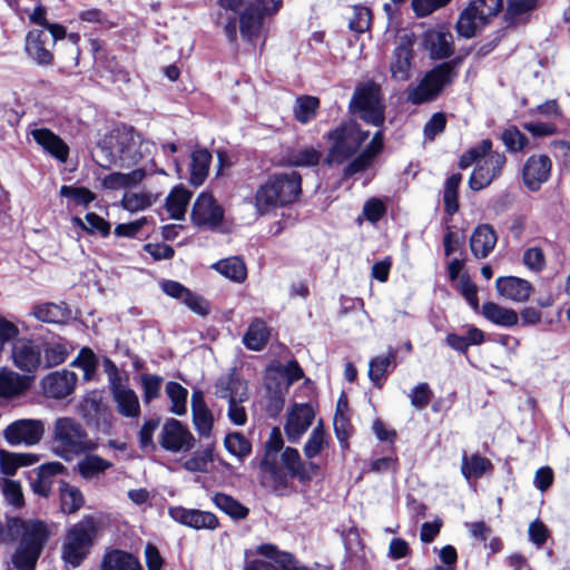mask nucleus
Returning <instances> with one entry per match:
<instances>
[{
  "instance_id": "1",
  "label": "nucleus",
  "mask_w": 570,
  "mask_h": 570,
  "mask_svg": "<svg viewBox=\"0 0 570 570\" xmlns=\"http://www.w3.org/2000/svg\"><path fill=\"white\" fill-rule=\"evenodd\" d=\"M19 537V546L11 558L12 564L17 570H35L49 538L47 524L39 520L20 518L9 519L6 529L0 523V542L14 541Z\"/></svg>"
},
{
  "instance_id": "2",
  "label": "nucleus",
  "mask_w": 570,
  "mask_h": 570,
  "mask_svg": "<svg viewBox=\"0 0 570 570\" xmlns=\"http://www.w3.org/2000/svg\"><path fill=\"white\" fill-rule=\"evenodd\" d=\"M476 163L469 185L472 190H481L502 175L507 157L503 153L492 151V141L483 139L466 150L459 160V166L465 169Z\"/></svg>"
},
{
  "instance_id": "3",
  "label": "nucleus",
  "mask_w": 570,
  "mask_h": 570,
  "mask_svg": "<svg viewBox=\"0 0 570 570\" xmlns=\"http://www.w3.org/2000/svg\"><path fill=\"white\" fill-rule=\"evenodd\" d=\"M302 193V177L296 171L275 174L255 193L254 205L259 215L295 203Z\"/></svg>"
},
{
  "instance_id": "4",
  "label": "nucleus",
  "mask_w": 570,
  "mask_h": 570,
  "mask_svg": "<svg viewBox=\"0 0 570 570\" xmlns=\"http://www.w3.org/2000/svg\"><path fill=\"white\" fill-rule=\"evenodd\" d=\"M222 8L236 11L238 14L239 33L243 39L253 42L259 38L265 20L276 14L283 0H218Z\"/></svg>"
},
{
  "instance_id": "5",
  "label": "nucleus",
  "mask_w": 570,
  "mask_h": 570,
  "mask_svg": "<svg viewBox=\"0 0 570 570\" xmlns=\"http://www.w3.org/2000/svg\"><path fill=\"white\" fill-rule=\"evenodd\" d=\"M109 144L116 149L109 150L101 146L97 164L102 168H109L120 160L122 164L138 163L146 153H149L151 144L145 141L135 129L127 125L117 127L110 136Z\"/></svg>"
},
{
  "instance_id": "6",
  "label": "nucleus",
  "mask_w": 570,
  "mask_h": 570,
  "mask_svg": "<svg viewBox=\"0 0 570 570\" xmlns=\"http://www.w3.org/2000/svg\"><path fill=\"white\" fill-rule=\"evenodd\" d=\"M52 444L55 453L66 461L96 449L83 425L75 417H58L53 423Z\"/></svg>"
},
{
  "instance_id": "7",
  "label": "nucleus",
  "mask_w": 570,
  "mask_h": 570,
  "mask_svg": "<svg viewBox=\"0 0 570 570\" xmlns=\"http://www.w3.org/2000/svg\"><path fill=\"white\" fill-rule=\"evenodd\" d=\"M456 76L454 61L441 62L425 72L419 82L411 83L406 88V100L416 106L431 102L453 82Z\"/></svg>"
},
{
  "instance_id": "8",
  "label": "nucleus",
  "mask_w": 570,
  "mask_h": 570,
  "mask_svg": "<svg viewBox=\"0 0 570 570\" xmlns=\"http://www.w3.org/2000/svg\"><path fill=\"white\" fill-rule=\"evenodd\" d=\"M367 137L368 131H363L355 121L342 122L325 135L332 144L325 163L328 166L344 164L358 151Z\"/></svg>"
},
{
  "instance_id": "9",
  "label": "nucleus",
  "mask_w": 570,
  "mask_h": 570,
  "mask_svg": "<svg viewBox=\"0 0 570 570\" xmlns=\"http://www.w3.org/2000/svg\"><path fill=\"white\" fill-rule=\"evenodd\" d=\"M350 110L366 124L382 126L385 120V107L380 86L373 81L357 86L350 101Z\"/></svg>"
},
{
  "instance_id": "10",
  "label": "nucleus",
  "mask_w": 570,
  "mask_h": 570,
  "mask_svg": "<svg viewBox=\"0 0 570 570\" xmlns=\"http://www.w3.org/2000/svg\"><path fill=\"white\" fill-rule=\"evenodd\" d=\"M94 517L87 515L68 532L62 546V559L66 563L78 567L89 552L96 533Z\"/></svg>"
},
{
  "instance_id": "11",
  "label": "nucleus",
  "mask_w": 570,
  "mask_h": 570,
  "mask_svg": "<svg viewBox=\"0 0 570 570\" xmlns=\"http://www.w3.org/2000/svg\"><path fill=\"white\" fill-rule=\"evenodd\" d=\"M503 8V0H474L461 12L456 31L464 38L474 37Z\"/></svg>"
},
{
  "instance_id": "12",
  "label": "nucleus",
  "mask_w": 570,
  "mask_h": 570,
  "mask_svg": "<svg viewBox=\"0 0 570 570\" xmlns=\"http://www.w3.org/2000/svg\"><path fill=\"white\" fill-rule=\"evenodd\" d=\"M45 434V423L38 419H20L10 423L3 430V438L12 446H33Z\"/></svg>"
},
{
  "instance_id": "13",
  "label": "nucleus",
  "mask_w": 570,
  "mask_h": 570,
  "mask_svg": "<svg viewBox=\"0 0 570 570\" xmlns=\"http://www.w3.org/2000/svg\"><path fill=\"white\" fill-rule=\"evenodd\" d=\"M42 348L35 341L22 337L16 340L11 346V361L13 365L24 373H33L42 367Z\"/></svg>"
},
{
  "instance_id": "14",
  "label": "nucleus",
  "mask_w": 570,
  "mask_h": 570,
  "mask_svg": "<svg viewBox=\"0 0 570 570\" xmlns=\"http://www.w3.org/2000/svg\"><path fill=\"white\" fill-rule=\"evenodd\" d=\"M195 443L193 434L175 419H169L163 425L159 444L160 446L169 452H187Z\"/></svg>"
},
{
  "instance_id": "15",
  "label": "nucleus",
  "mask_w": 570,
  "mask_h": 570,
  "mask_svg": "<svg viewBox=\"0 0 570 570\" xmlns=\"http://www.w3.org/2000/svg\"><path fill=\"white\" fill-rule=\"evenodd\" d=\"M315 419V411L309 403H294L286 417L284 426L289 442L296 443L306 433Z\"/></svg>"
},
{
  "instance_id": "16",
  "label": "nucleus",
  "mask_w": 570,
  "mask_h": 570,
  "mask_svg": "<svg viewBox=\"0 0 570 570\" xmlns=\"http://www.w3.org/2000/svg\"><path fill=\"white\" fill-rule=\"evenodd\" d=\"M224 218L223 208L216 203L214 197L208 193H202L191 210V220L195 225L206 228L218 227Z\"/></svg>"
},
{
  "instance_id": "17",
  "label": "nucleus",
  "mask_w": 570,
  "mask_h": 570,
  "mask_svg": "<svg viewBox=\"0 0 570 570\" xmlns=\"http://www.w3.org/2000/svg\"><path fill=\"white\" fill-rule=\"evenodd\" d=\"M423 48L432 60L446 59L454 52L453 36L443 26L429 29L423 36Z\"/></svg>"
},
{
  "instance_id": "18",
  "label": "nucleus",
  "mask_w": 570,
  "mask_h": 570,
  "mask_svg": "<svg viewBox=\"0 0 570 570\" xmlns=\"http://www.w3.org/2000/svg\"><path fill=\"white\" fill-rule=\"evenodd\" d=\"M53 47L50 43V36L40 29L29 30L24 39V51L27 56L40 66H49L53 62Z\"/></svg>"
},
{
  "instance_id": "19",
  "label": "nucleus",
  "mask_w": 570,
  "mask_h": 570,
  "mask_svg": "<svg viewBox=\"0 0 570 570\" xmlns=\"http://www.w3.org/2000/svg\"><path fill=\"white\" fill-rule=\"evenodd\" d=\"M77 380L76 373L71 371H56L41 380V389L47 397L61 400L73 392Z\"/></svg>"
},
{
  "instance_id": "20",
  "label": "nucleus",
  "mask_w": 570,
  "mask_h": 570,
  "mask_svg": "<svg viewBox=\"0 0 570 570\" xmlns=\"http://www.w3.org/2000/svg\"><path fill=\"white\" fill-rule=\"evenodd\" d=\"M414 42L409 38H402L394 48L391 60V76L396 81H406L411 77V69L414 59Z\"/></svg>"
},
{
  "instance_id": "21",
  "label": "nucleus",
  "mask_w": 570,
  "mask_h": 570,
  "mask_svg": "<svg viewBox=\"0 0 570 570\" xmlns=\"http://www.w3.org/2000/svg\"><path fill=\"white\" fill-rule=\"evenodd\" d=\"M551 160L546 155L529 157L522 169V179L530 190H538L548 180L551 173Z\"/></svg>"
},
{
  "instance_id": "22",
  "label": "nucleus",
  "mask_w": 570,
  "mask_h": 570,
  "mask_svg": "<svg viewBox=\"0 0 570 570\" xmlns=\"http://www.w3.org/2000/svg\"><path fill=\"white\" fill-rule=\"evenodd\" d=\"M215 395L229 402L248 401L247 382L240 379L235 371L219 376L215 383Z\"/></svg>"
},
{
  "instance_id": "23",
  "label": "nucleus",
  "mask_w": 570,
  "mask_h": 570,
  "mask_svg": "<svg viewBox=\"0 0 570 570\" xmlns=\"http://www.w3.org/2000/svg\"><path fill=\"white\" fill-rule=\"evenodd\" d=\"M169 515L180 524L196 530H214L218 527L216 515L207 511L174 507L169 509Z\"/></svg>"
},
{
  "instance_id": "24",
  "label": "nucleus",
  "mask_w": 570,
  "mask_h": 570,
  "mask_svg": "<svg viewBox=\"0 0 570 570\" xmlns=\"http://www.w3.org/2000/svg\"><path fill=\"white\" fill-rule=\"evenodd\" d=\"M495 288L501 297L515 303L527 302L533 291L529 281L517 276L498 277Z\"/></svg>"
},
{
  "instance_id": "25",
  "label": "nucleus",
  "mask_w": 570,
  "mask_h": 570,
  "mask_svg": "<svg viewBox=\"0 0 570 570\" xmlns=\"http://www.w3.org/2000/svg\"><path fill=\"white\" fill-rule=\"evenodd\" d=\"M383 146V132L379 130L374 134L371 141L362 153L345 166L344 176L351 177L357 173L366 170L373 164L376 156L382 151Z\"/></svg>"
},
{
  "instance_id": "26",
  "label": "nucleus",
  "mask_w": 570,
  "mask_h": 570,
  "mask_svg": "<svg viewBox=\"0 0 570 570\" xmlns=\"http://www.w3.org/2000/svg\"><path fill=\"white\" fill-rule=\"evenodd\" d=\"M33 140L50 156L66 163L69 156L68 145L48 128H36L30 131Z\"/></svg>"
},
{
  "instance_id": "27",
  "label": "nucleus",
  "mask_w": 570,
  "mask_h": 570,
  "mask_svg": "<svg viewBox=\"0 0 570 570\" xmlns=\"http://www.w3.org/2000/svg\"><path fill=\"white\" fill-rule=\"evenodd\" d=\"M109 391L120 415L131 419L139 416L140 404L138 396L132 389L124 383H119L109 387Z\"/></svg>"
},
{
  "instance_id": "28",
  "label": "nucleus",
  "mask_w": 570,
  "mask_h": 570,
  "mask_svg": "<svg viewBox=\"0 0 570 570\" xmlns=\"http://www.w3.org/2000/svg\"><path fill=\"white\" fill-rule=\"evenodd\" d=\"M31 379L8 367H0V400L20 396L29 390Z\"/></svg>"
},
{
  "instance_id": "29",
  "label": "nucleus",
  "mask_w": 570,
  "mask_h": 570,
  "mask_svg": "<svg viewBox=\"0 0 570 570\" xmlns=\"http://www.w3.org/2000/svg\"><path fill=\"white\" fill-rule=\"evenodd\" d=\"M498 236L489 224L479 225L470 237V248L476 259L487 258L494 249Z\"/></svg>"
},
{
  "instance_id": "30",
  "label": "nucleus",
  "mask_w": 570,
  "mask_h": 570,
  "mask_svg": "<svg viewBox=\"0 0 570 570\" xmlns=\"http://www.w3.org/2000/svg\"><path fill=\"white\" fill-rule=\"evenodd\" d=\"M322 157V153L313 146H302L298 148H288L284 154V161L292 167H312L316 166Z\"/></svg>"
},
{
  "instance_id": "31",
  "label": "nucleus",
  "mask_w": 570,
  "mask_h": 570,
  "mask_svg": "<svg viewBox=\"0 0 570 570\" xmlns=\"http://www.w3.org/2000/svg\"><path fill=\"white\" fill-rule=\"evenodd\" d=\"M210 163L212 154L207 149L199 148L191 153L189 180L193 186H200L205 181Z\"/></svg>"
},
{
  "instance_id": "32",
  "label": "nucleus",
  "mask_w": 570,
  "mask_h": 570,
  "mask_svg": "<svg viewBox=\"0 0 570 570\" xmlns=\"http://www.w3.org/2000/svg\"><path fill=\"white\" fill-rule=\"evenodd\" d=\"M101 570H142V568L131 553L112 550L104 557Z\"/></svg>"
},
{
  "instance_id": "33",
  "label": "nucleus",
  "mask_w": 570,
  "mask_h": 570,
  "mask_svg": "<svg viewBox=\"0 0 570 570\" xmlns=\"http://www.w3.org/2000/svg\"><path fill=\"white\" fill-rule=\"evenodd\" d=\"M482 315L493 324L504 327L517 325L519 320L515 311L502 307L493 302L483 304Z\"/></svg>"
},
{
  "instance_id": "34",
  "label": "nucleus",
  "mask_w": 570,
  "mask_h": 570,
  "mask_svg": "<svg viewBox=\"0 0 570 570\" xmlns=\"http://www.w3.org/2000/svg\"><path fill=\"white\" fill-rule=\"evenodd\" d=\"M212 268H214L224 277L236 283L244 282L247 276L246 265L243 259L237 256L220 259L214 263Z\"/></svg>"
},
{
  "instance_id": "35",
  "label": "nucleus",
  "mask_w": 570,
  "mask_h": 570,
  "mask_svg": "<svg viewBox=\"0 0 570 570\" xmlns=\"http://www.w3.org/2000/svg\"><path fill=\"white\" fill-rule=\"evenodd\" d=\"M193 420L196 430L203 436H208L213 429V415L203 402L199 393L191 396Z\"/></svg>"
},
{
  "instance_id": "36",
  "label": "nucleus",
  "mask_w": 570,
  "mask_h": 570,
  "mask_svg": "<svg viewBox=\"0 0 570 570\" xmlns=\"http://www.w3.org/2000/svg\"><path fill=\"white\" fill-rule=\"evenodd\" d=\"M281 460L291 478H297L303 482L311 479V474L296 449L289 446L285 448L282 452Z\"/></svg>"
},
{
  "instance_id": "37",
  "label": "nucleus",
  "mask_w": 570,
  "mask_h": 570,
  "mask_svg": "<svg viewBox=\"0 0 570 570\" xmlns=\"http://www.w3.org/2000/svg\"><path fill=\"white\" fill-rule=\"evenodd\" d=\"M33 315L45 323H65L70 318L71 312L65 303H46L36 306Z\"/></svg>"
},
{
  "instance_id": "38",
  "label": "nucleus",
  "mask_w": 570,
  "mask_h": 570,
  "mask_svg": "<svg viewBox=\"0 0 570 570\" xmlns=\"http://www.w3.org/2000/svg\"><path fill=\"white\" fill-rule=\"evenodd\" d=\"M41 348L43 352V367H52L63 363L70 352L68 343L62 338L47 342Z\"/></svg>"
},
{
  "instance_id": "39",
  "label": "nucleus",
  "mask_w": 570,
  "mask_h": 570,
  "mask_svg": "<svg viewBox=\"0 0 570 570\" xmlns=\"http://www.w3.org/2000/svg\"><path fill=\"white\" fill-rule=\"evenodd\" d=\"M269 338V330L266 323L261 320H254L246 334L244 335L243 342L248 350L261 351Z\"/></svg>"
},
{
  "instance_id": "40",
  "label": "nucleus",
  "mask_w": 570,
  "mask_h": 570,
  "mask_svg": "<svg viewBox=\"0 0 570 570\" xmlns=\"http://www.w3.org/2000/svg\"><path fill=\"white\" fill-rule=\"evenodd\" d=\"M261 483L272 490H278L287 485V475L284 474L274 462L265 458L259 464Z\"/></svg>"
},
{
  "instance_id": "41",
  "label": "nucleus",
  "mask_w": 570,
  "mask_h": 570,
  "mask_svg": "<svg viewBox=\"0 0 570 570\" xmlns=\"http://www.w3.org/2000/svg\"><path fill=\"white\" fill-rule=\"evenodd\" d=\"M492 469L493 465L489 459L479 454H472L470 456H468L466 453L463 454L461 472L466 480L479 479Z\"/></svg>"
},
{
  "instance_id": "42",
  "label": "nucleus",
  "mask_w": 570,
  "mask_h": 570,
  "mask_svg": "<svg viewBox=\"0 0 570 570\" xmlns=\"http://www.w3.org/2000/svg\"><path fill=\"white\" fill-rule=\"evenodd\" d=\"M190 197L191 193L181 186L175 187L170 191L166 199V208L170 218L179 220L185 216Z\"/></svg>"
},
{
  "instance_id": "43",
  "label": "nucleus",
  "mask_w": 570,
  "mask_h": 570,
  "mask_svg": "<svg viewBox=\"0 0 570 570\" xmlns=\"http://www.w3.org/2000/svg\"><path fill=\"white\" fill-rule=\"evenodd\" d=\"M36 462L35 454L11 453L0 449V471L4 475H14L20 466L31 465Z\"/></svg>"
},
{
  "instance_id": "44",
  "label": "nucleus",
  "mask_w": 570,
  "mask_h": 570,
  "mask_svg": "<svg viewBox=\"0 0 570 570\" xmlns=\"http://www.w3.org/2000/svg\"><path fill=\"white\" fill-rule=\"evenodd\" d=\"M330 436L326 434L322 421L313 429L309 434L305 445H304V455L312 460L322 453L328 446Z\"/></svg>"
},
{
  "instance_id": "45",
  "label": "nucleus",
  "mask_w": 570,
  "mask_h": 570,
  "mask_svg": "<svg viewBox=\"0 0 570 570\" xmlns=\"http://www.w3.org/2000/svg\"><path fill=\"white\" fill-rule=\"evenodd\" d=\"M77 466L80 475L90 480L111 468L112 463L96 454H88L78 462Z\"/></svg>"
},
{
  "instance_id": "46",
  "label": "nucleus",
  "mask_w": 570,
  "mask_h": 570,
  "mask_svg": "<svg viewBox=\"0 0 570 570\" xmlns=\"http://www.w3.org/2000/svg\"><path fill=\"white\" fill-rule=\"evenodd\" d=\"M320 108V100L314 96H299L296 98L294 105L295 119L301 124H308L312 121Z\"/></svg>"
},
{
  "instance_id": "47",
  "label": "nucleus",
  "mask_w": 570,
  "mask_h": 570,
  "mask_svg": "<svg viewBox=\"0 0 570 570\" xmlns=\"http://www.w3.org/2000/svg\"><path fill=\"white\" fill-rule=\"evenodd\" d=\"M462 181L461 174H452L446 178L443 189V203L448 215L452 216L459 210V187Z\"/></svg>"
},
{
  "instance_id": "48",
  "label": "nucleus",
  "mask_w": 570,
  "mask_h": 570,
  "mask_svg": "<svg viewBox=\"0 0 570 570\" xmlns=\"http://www.w3.org/2000/svg\"><path fill=\"white\" fill-rule=\"evenodd\" d=\"M166 394L171 402L170 412L176 415H184L187 411V389L177 382H168Z\"/></svg>"
},
{
  "instance_id": "49",
  "label": "nucleus",
  "mask_w": 570,
  "mask_h": 570,
  "mask_svg": "<svg viewBox=\"0 0 570 570\" xmlns=\"http://www.w3.org/2000/svg\"><path fill=\"white\" fill-rule=\"evenodd\" d=\"M61 510L65 513H75L83 505V497L79 489L70 484L60 488Z\"/></svg>"
},
{
  "instance_id": "50",
  "label": "nucleus",
  "mask_w": 570,
  "mask_h": 570,
  "mask_svg": "<svg viewBox=\"0 0 570 570\" xmlns=\"http://www.w3.org/2000/svg\"><path fill=\"white\" fill-rule=\"evenodd\" d=\"M394 358V352H390L387 355L376 356L371 360L368 377L375 385L381 386V383L385 379Z\"/></svg>"
},
{
  "instance_id": "51",
  "label": "nucleus",
  "mask_w": 570,
  "mask_h": 570,
  "mask_svg": "<svg viewBox=\"0 0 570 570\" xmlns=\"http://www.w3.org/2000/svg\"><path fill=\"white\" fill-rule=\"evenodd\" d=\"M224 445L232 455L239 460L248 456L252 452L250 442L239 432L228 433L225 436Z\"/></svg>"
},
{
  "instance_id": "52",
  "label": "nucleus",
  "mask_w": 570,
  "mask_h": 570,
  "mask_svg": "<svg viewBox=\"0 0 570 570\" xmlns=\"http://www.w3.org/2000/svg\"><path fill=\"white\" fill-rule=\"evenodd\" d=\"M213 501L218 509L233 518L243 519L248 514L247 508L227 494L216 493Z\"/></svg>"
},
{
  "instance_id": "53",
  "label": "nucleus",
  "mask_w": 570,
  "mask_h": 570,
  "mask_svg": "<svg viewBox=\"0 0 570 570\" xmlns=\"http://www.w3.org/2000/svg\"><path fill=\"white\" fill-rule=\"evenodd\" d=\"M73 222L77 225H79L82 229L91 234L99 233L102 236H107L110 232V225L104 218H101L99 215L95 213H88L85 216V223L79 217H75Z\"/></svg>"
},
{
  "instance_id": "54",
  "label": "nucleus",
  "mask_w": 570,
  "mask_h": 570,
  "mask_svg": "<svg viewBox=\"0 0 570 570\" xmlns=\"http://www.w3.org/2000/svg\"><path fill=\"white\" fill-rule=\"evenodd\" d=\"M501 139L507 149L512 153L523 150L529 144V139L514 126L507 128Z\"/></svg>"
},
{
  "instance_id": "55",
  "label": "nucleus",
  "mask_w": 570,
  "mask_h": 570,
  "mask_svg": "<svg viewBox=\"0 0 570 570\" xmlns=\"http://www.w3.org/2000/svg\"><path fill=\"white\" fill-rule=\"evenodd\" d=\"M213 461V450L205 449L202 452H196L191 458L186 460L183 464L184 469L189 472H208V466Z\"/></svg>"
},
{
  "instance_id": "56",
  "label": "nucleus",
  "mask_w": 570,
  "mask_h": 570,
  "mask_svg": "<svg viewBox=\"0 0 570 570\" xmlns=\"http://www.w3.org/2000/svg\"><path fill=\"white\" fill-rule=\"evenodd\" d=\"M522 262L525 267L534 273H540L546 268L547 261L542 248L532 246L527 248L522 255Z\"/></svg>"
},
{
  "instance_id": "57",
  "label": "nucleus",
  "mask_w": 570,
  "mask_h": 570,
  "mask_svg": "<svg viewBox=\"0 0 570 570\" xmlns=\"http://www.w3.org/2000/svg\"><path fill=\"white\" fill-rule=\"evenodd\" d=\"M0 484L6 502L14 508L22 507L23 494L20 483L10 479H2Z\"/></svg>"
},
{
  "instance_id": "58",
  "label": "nucleus",
  "mask_w": 570,
  "mask_h": 570,
  "mask_svg": "<svg viewBox=\"0 0 570 570\" xmlns=\"http://www.w3.org/2000/svg\"><path fill=\"white\" fill-rule=\"evenodd\" d=\"M125 209L135 213L151 206V196L146 193H126L121 199Z\"/></svg>"
},
{
  "instance_id": "59",
  "label": "nucleus",
  "mask_w": 570,
  "mask_h": 570,
  "mask_svg": "<svg viewBox=\"0 0 570 570\" xmlns=\"http://www.w3.org/2000/svg\"><path fill=\"white\" fill-rule=\"evenodd\" d=\"M144 401L149 403L151 400L157 399L160 395L163 377L155 374H142L140 377Z\"/></svg>"
},
{
  "instance_id": "60",
  "label": "nucleus",
  "mask_w": 570,
  "mask_h": 570,
  "mask_svg": "<svg viewBox=\"0 0 570 570\" xmlns=\"http://www.w3.org/2000/svg\"><path fill=\"white\" fill-rule=\"evenodd\" d=\"M371 23V11L366 7L356 6L353 8V17L350 19L348 27L352 31L362 33L366 31Z\"/></svg>"
},
{
  "instance_id": "61",
  "label": "nucleus",
  "mask_w": 570,
  "mask_h": 570,
  "mask_svg": "<svg viewBox=\"0 0 570 570\" xmlns=\"http://www.w3.org/2000/svg\"><path fill=\"white\" fill-rule=\"evenodd\" d=\"M60 196L72 199L77 205H87L95 199L94 193L89 189L67 185L61 186Z\"/></svg>"
},
{
  "instance_id": "62",
  "label": "nucleus",
  "mask_w": 570,
  "mask_h": 570,
  "mask_svg": "<svg viewBox=\"0 0 570 570\" xmlns=\"http://www.w3.org/2000/svg\"><path fill=\"white\" fill-rule=\"evenodd\" d=\"M411 404L419 410H422L428 406L433 397V392L430 389L429 384L423 382L415 385L411 393L409 394Z\"/></svg>"
},
{
  "instance_id": "63",
  "label": "nucleus",
  "mask_w": 570,
  "mask_h": 570,
  "mask_svg": "<svg viewBox=\"0 0 570 570\" xmlns=\"http://www.w3.org/2000/svg\"><path fill=\"white\" fill-rule=\"evenodd\" d=\"M459 291L468 304L479 311L478 287L468 275H462L459 281Z\"/></svg>"
},
{
  "instance_id": "64",
  "label": "nucleus",
  "mask_w": 570,
  "mask_h": 570,
  "mask_svg": "<svg viewBox=\"0 0 570 570\" xmlns=\"http://www.w3.org/2000/svg\"><path fill=\"white\" fill-rule=\"evenodd\" d=\"M386 212L384 203L379 198L368 199L363 206V215L371 223L379 222Z\"/></svg>"
}]
</instances>
